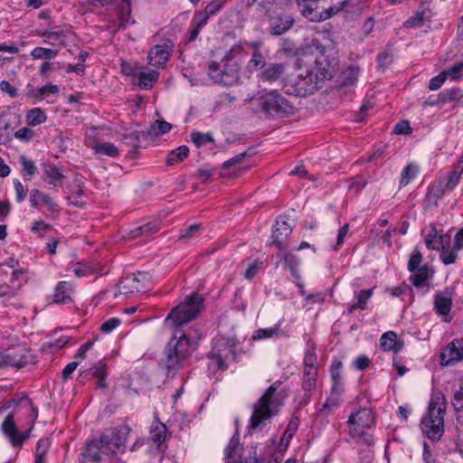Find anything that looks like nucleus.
<instances>
[{
	"label": "nucleus",
	"instance_id": "20",
	"mask_svg": "<svg viewBox=\"0 0 463 463\" xmlns=\"http://www.w3.org/2000/svg\"><path fill=\"white\" fill-rule=\"evenodd\" d=\"M285 66L282 63H269L259 74V80L261 81L275 82L284 73Z\"/></svg>",
	"mask_w": 463,
	"mask_h": 463
},
{
	"label": "nucleus",
	"instance_id": "27",
	"mask_svg": "<svg viewBox=\"0 0 463 463\" xmlns=\"http://www.w3.org/2000/svg\"><path fill=\"white\" fill-rule=\"evenodd\" d=\"M159 222L157 221L148 222L147 223L138 226L130 232L131 238L150 237L159 231Z\"/></svg>",
	"mask_w": 463,
	"mask_h": 463
},
{
	"label": "nucleus",
	"instance_id": "46",
	"mask_svg": "<svg viewBox=\"0 0 463 463\" xmlns=\"http://www.w3.org/2000/svg\"><path fill=\"white\" fill-rule=\"evenodd\" d=\"M191 141L196 147H202L208 143L213 142V137L210 133H202L198 131H194L191 134Z\"/></svg>",
	"mask_w": 463,
	"mask_h": 463
},
{
	"label": "nucleus",
	"instance_id": "37",
	"mask_svg": "<svg viewBox=\"0 0 463 463\" xmlns=\"http://www.w3.org/2000/svg\"><path fill=\"white\" fill-rule=\"evenodd\" d=\"M317 359L316 345L308 341L305 350L304 369L317 368L316 365Z\"/></svg>",
	"mask_w": 463,
	"mask_h": 463
},
{
	"label": "nucleus",
	"instance_id": "35",
	"mask_svg": "<svg viewBox=\"0 0 463 463\" xmlns=\"http://www.w3.org/2000/svg\"><path fill=\"white\" fill-rule=\"evenodd\" d=\"M165 437L166 427L165 424L158 420L154 422L150 429V439L159 446L165 439Z\"/></svg>",
	"mask_w": 463,
	"mask_h": 463
},
{
	"label": "nucleus",
	"instance_id": "23",
	"mask_svg": "<svg viewBox=\"0 0 463 463\" xmlns=\"http://www.w3.org/2000/svg\"><path fill=\"white\" fill-rule=\"evenodd\" d=\"M442 106L452 103L453 107L463 105V90L458 88L446 89L439 92Z\"/></svg>",
	"mask_w": 463,
	"mask_h": 463
},
{
	"label": "nucleus",
	"instance_id": "61",
	"mask_svg": "<svg viewBox=\"0 0 463 463\" xmlns=\"http://www.w3.org/2000/svg\"><path fill=\"white\" fill-rule=\"evenodd\" d=\"M373 290V288H369V289H363L359 292V294L356 297V298H357L356 303H357L358 308L363 309V310L367 308L366 302L372 297Z\"/></svg>",
	"mask_w": 463,
	"mask_h": 463
},
{
	"label": "nucleus",
	"instance_id": "28",
	"mask_svg": "<svg viewBox=\"0 0 463 463\" xmlns=\"http://www.w3.org/2000/svg\"><path fill=\"white\" fill-rule=\"evenodd\" d=\"M452 306V299L445 297L441 293H437L434 298V308L438 315L448 316Z\"/></svg>",
	"mask_w": 463,
	"mask_h": 463
},
{
	"label": "nucleus",
	"instance_id": "58",
	"mask_svg": "<svg viewBox=\"0 0 463 463\" xmlns=\"http://www.w3.org/2000/svg\"><path fill=\"white\" fill-rule=\"evenodd\" d=\"M200 226L197 224L190 225L188 228L182 231L179 239L184 242L189 241L191 239L199 235Z\"/></svg>",
	"mask_w": 463,
	"mask_h": 463
},
{
	"label": "nucleus",
	"instance_id": "49",
	"mask_svg": "<svg viewBox=\"0 0 463 463\" xmlns=\"http://www.w3.org/2000/svg\"><path fill=\"white\" fill-rule=\"evenodd\" d=\"M429 11H418L413 16L405 22V26L408 28H417L423 24L425 19L428 17Z\"/></svg>",
	"mask_w": 463,
	"mask_h": 463
},
{
	"label": "nucleus",
	"instance_id": "16",
	"mask_svg": "<svg viewBox=\"0 0 463 463\" xmlns=\"http://www.w3.org/2000/svg\"><path fill=\"white\" fill-rule=\"evenodd\" d=\"M1 430L14 447L21 446L28 435L20 432L15 425L14 415L9 413L4 420Z\"/></svg>",
	"mask_w": 463,
	"mask_h": 463
},
{
	"label": "nucleus",
	"instance_id": "17",
	"mask_svg": "<svg viewBox=\"0 0 463 463\" xmlns=\"http://www.w3.org/2000/svg\"><path fill=\"white\" fill-rule=\"evenodd\" d=\"M30 203L34 207L44 205L47 210L55 216L60 214V207L53 199L46 193L38 189H33L30 193Z\"/></svg>",
	"mask_w": 463,
	"mask_h": 463
},
{
	"label": "nucleus",
	"instance_id": "32",
	"mask_svg": "<svg viewBox=\"0 0 463 463\" xmlns=\"http://www.w3.org/2000/svg\"><path fill=\"white\" fill-rule=\"evenodd\" d=\"M439 250H441L440 260L445 265L454 263L458 258V251L461 250L455 246L450 247V242L446 246L443 245Z\"/></svg>",
	"mask_w": 463,
	"mask_h": 463
},
{
	"label": "nucleus",
	"instance_id": "7",
	"mask_svg": "<svg viewBox=\"0 0 463 463\" xmlns=\"http://www.w3.org/2000/svg\"><path fill=\"white\" fill-rule=\"evenodd\" d=\"M203 297L194 293L171 310L165 318V326L166 327H177L189 323L199 315L203 308Z\"/></svg>",
	"mask_w": 463,
	"mask_h": 463
},
{
	"label": "nucleus",
	"instance_id": "12",
	"mask_svg": "<svg viewBox=\"0 0 463 463\" xmlns=\"http://www.w3.org/2000/svg\"><path fill=\"white\" fill-rule=\"evenodd\" d=\"M173 43L165 42L153 46L147 54V63L152 67L163 68L171 57Z\"/></svg>",
	"mask_w": 463,
	"mask_h": 463
},
{
	"label": "nucleus",
	"instance_id": "8",
	"mask_svg": "<svg viewBox=\"0 0 463 463\" xmlns=\"http://www.w3.org/2000/svg\"><path fill=\"white\" fill-rule=\"evenodd\" d=\"M349 435L358 442L367 446L373 444V439L368 432L374 426V416L370 409L363 408L353 412L347 420Z\"/></svg>",
	"mask_w": 463,
	"mask_h": 463
},
{
	"label": "nucleus",
	"instance_id": "26",
	"mask_svg": "<svg viewBox=\"0 0 463 463\" xmlns=\"http://www.w3.org/2000/svg\"><path fill=\"white\" fill-rule=\"evenodd\" d=\"M42 166L50 184L57 186L62 184L64 175L61 168L50 164H43Z\"/></svg>",
	"mask_w": 463,
	"mask_h": 463
},
{
	"label": "nucleus",
	"instance_id": "62",
	"mask_svg": "<svg viewBox=\"0 0 463 463\" xmlns=\"http://www.w3.org/2000/svg\"><path fill=\"white\" fill-rule=\"evenodd\" d=\"M366 184L367 182L364 178L361 176H355L348 181V188L349 190H353L357 193L361 191L366 185Z\"/></svg>",
	"mask_w": 463,
	"mask_h": 463
},
{
	"label": "nucleus",
	"instance_id": "51",
	"mask_svg": "<svg viewBox=\"0 0 463 463\" xmlns=\"http://www.w3.org/2000/svg\"><path fill=\"white\" fill-rule=\"evenodd\" d=\"M358 73H359L358 68H356L354 66L348 67L346 70H345L342 72V75H341L342 84L345 85V86L353 85L357 80Z\"/></svg>",
	"mask_w": 463,
	"mask_h": 463
},
{
	"label": "nucleus",
	"instance_id": "9",
	"mask_svg": "<svg viewBox=\"0 0 463 463\" xmlns=\"http://www.w3.org/2000/svg\"><path fill=\"white\" fill-rule=\"evenodd\" d=\"M240 66L237 62L226 63L222 69L213 61L208 67V75L215 84L234 86L240 80Z\"/></svg>",
	"mask_w": 463,
	"mask_h": 463
},
{
	"label": "nucleus",
	"instance_id": "24",
	"mask_svg": "<svg viewBox=\"0 0 463 463\" xmlns=\"http://www.w3.org/2000/svg\"><path fill=\"white\" fill-rule=\"evenodd\" d=\"M72 286L67 281H60L54 290L53 302L56 304H65L71 300V294Z\"/></svg>",
	"mask_w": 463,
	"mask_h": 463
},
{
	"label": "nucleus",
	"instance_id": "40",
	"mask_svg": "<svg viewBox=\"0 0 463 463\" xmlns=\"http://www.w3.org/2000/svg\"><path fill=\"white\" fill-rule=\"evenodd\" d=\"M209 363H208V370L212 373H215L219 370L224 371L227 369V366L222 359V356L218 354L212 352L209 355Z\"/></svg>",
	"mask_w": 463,
	"mask_h": 463
},
{
	"label": "nucleus",
	"instance_id": "53",
	"mask_svg": "<svg viewBox=\"0 0 463 463\" xmlns=\"http://www.w3.org/2000/svg\"><path fill=\"white\" fill-rule=\"evenodd\" d=\"M462 173V170L458 171L457 169H455L451 171L447 178V183L445 184L444 190L437 195L440 197L444 191H452L458 184Z\"/></svg>",
	"mask_w": 463,
	"mask_h": 463
},
{
	"label": "nucleus",
	"instance_id": "59",
	"mask_svg": "<svg viewBox=\"0 0 463 463\" xmlns=\"http://www.w3.org/2000/svg\"><path fill=\"white\" fill-rule=\"evenodd\" d=\"M298 422L299 420L298 418H293L290 420V421L288 424L287 430H285L284 435L281 439V442L286 440L288 443L289 441V439L294 436L298 428Z\"/></svg>",
	"mask_w": 463,
	"mask_h": 463
},
{
	"label": "nucleus",
	"instance_id": "22",
	"mask_svg": "<svg viewBox=\"0 0 463 463\" xmlns=\"http://www.w3.org/2000/svg\"><path fill=\"white\" fill-rule=\"evenodd\" d=\"M317 383V368L304 369L302 377V388L305 391V396L308 400L316 390Z\"/></svg>",
	"mask_w": 463,
	"mask_h": 463
},
{
	"label": "nucleus",
	"instance_id": "5",
	"mask_svg": "<svg viewBox=\"0 0 463 463\" xmlns=\"http://www.w3.org/2000/svg\"><path fill=\"white\" fill-rule=\"evenodd\" d=\"M250 103L256 112L271 117H287L294 112V108L278 90L259 91L250 98Z\"/></svg>",
	"mask_w": 463,
	"mask_h": 463
},
{
	"label": "nucleus",
	"instance_id": "30",
	"mask_svg": "<svg viewBox=\"0 0 463 463\" xmlns=\"http://www.w3.org/2000/svg\"><path fill=\"white\" fill-rule=\"evenodd\" d=\"M159 78L157 71H142L138 74V86L143 90L153 88Z\"/></svg>",
	"mask_w": 463,
	"mask_h": 463
},
{
	"label": "nucleus",
	"instance_id": "11",
	"mask_svg": "<svg viewBox=\"0 0 463 463\" xmlns=\"http://www.w3.org/2000/svg\"><path fill=\"white\" fill-rule=\"evenodd\" d=\"M152 285V276L146 271H138L123 277L118 285V292L123 295H129L134 292H145Z\"/></svg>",
	"mask_w": 463,
	"mask_h": 463
},
{
	"label": "nucleus",
	"instance_id": "31",
	"mask_svg": "<svg viewBox=\"0 0 463 463\" xmlns=\"http://www.w3.org/2000/svg\"><path fill=\"white\" fill-rule=\"evenodd\" d=\"M47 119L45 112L40 108H33L26 114V123L30 127H36Z\"/></svg>",
	"mask_w": 463,
	"mask_h": 463
},
{
	"label": "nucleus",
	"instance_id": "57",
	"mask_svg": "<svg viewBox=\"0 0 463 463\" xmlns=\"http://www.w3.org/2000/svg\"><path fill=\"white\" fill-rule=\"evenodd\" d=\"M25 363L23 359L12 356L9 354H0V367L2 366H14L22 367Z\"/></svg>",
	"mask_w": 463,
	"mask_h": 463
},
{
	"label": "nucleus",
	"instance_id": "63",
	"mask_svg": "<svg viewBox=\"0 0 463 463\" xmlns=\"http://www.w3.org/2000/svg\"><path fill=\"white\" fill-rule=\"evenodd\" d=\"M120 323L121 321L119 318L111 317L101 325L100 330L105 334H109L112 332L115 328H117L120 325Z\"/></svg>",
	"mask_w": 463,
	"mask_h": 463
},
{
	"label": "nucleus",
	"instance_id": "54",
	"mask_svg": "<svg viewBox=\"0 0 463 463\" xmlns=\"http://www.w3.org/2000/svg\"><path fill=\"white\" fill-rule=\"evenodd\" d=\"M94 271L95 269L92 266L83 262H78L72 267V272L79 278L90 276Z\"/></svg>",
	"mask_w": 463,
	"mask_h": 463
},
{
	"label": "nucleus",
	"instance_id": "13",
	"mask_svg": "<svg viewBox=\"0 0 463 463\" xmlns=\"http://www.w3.org/2000/svg\"><path fill=\"white\" fill-rule=\"evenodd\" d=\"M294 225L295 222L293 219L287 216H279L277 219L275 230L273 231L271 244L281 250L284 240L291 233Z\"/></svg>",
	"mask_w": 463,
	"mask_h": 463
},
{
	"label": "nucleus",
	"instance_id": "21",
	"mask_svg": "<svg viewBox=\"0 0 463 463\" xmlns=\"http://www.w3.org/2000/svg\"><path fill=\"white\" fill-rule=\"evenodd\" d=\"M380 345L383 351L398 353L403 347V342L398 339L396 333L388 331L380 339Z\"/></svg>",
	"mask_w": 463,
	"mask_h": 463
},
{
	"label": "nucleus",
	"instance_id": "56",
	"mask_svg": "<svg viewBox=\"0 0 463 463\" xmlns=\"http://www.w3.org/2000/svg\"><path fill=\"white\" fill-rule=\"evenodd\" d=\"M422 260V254L418 250H414L408 261V270L411 273L416 271L417 269L421 267Z\"/></svg>",
	"mask_w": 463,
	"mask_h": 463
},
{
	"label": "nucleus",
	"instance_id": "44",
	"mask_svg": "<svg viewBox=\"0 0 463 463\" xmlns=\"http://www.w3.org/2000/svg\"><path fill=\"white\" fill-rule=\"evenodd\" d=\"M418 172L419 169L417 165L413 164L406 165L401 174L400 185H407L413 178H415Z\"/></svg>",
	"mask_w": 463,
	"mask_h": 463
},
{
	"label": "nucleus",
	"instance_id": "18",
	"mask_svg": "<svg viewBox=\"0 0 463 463\" xmlns=\"http://www.w3.org/2000/svg\"><path fill=\"white\" fill-rule=\"evenodd\" d=\"M451 237L449 233L438 235L435 226H431L428 234L425 237V244L430 250H439L443 245H448L450 242Z\"/></svg>",
	"mask_w": 463,
	"mask_h": 463
},
{
	"label": "nucleus",
	"instance_id": "55",
	"mask_svg": "<svg viewBox=\"0 0 463 463\" xmlns=\"http://www.w3.org/2000/svg\"><path fill=\"white\" fill-rule=\"evenodd\" d=\"M90 373L99 379L98 386L100 388H106L105 378L107 376V368L105 364H100L95 368L90 369Z\"/></svg>",
	"mask_w": 463,
	"mask_h": 463
},
{
	"label": "nucleus",
	"instance_id": "29",
	"mask_svg": "<svg viewBox=\"0 0 463 463\" xmlns=\"http://www.w3.org/2000/svg\"><path fill=\"white\" fill-rule=\"evenodd\" d=\"M96 155L108 156L110 157H116L118 156V147L109 142H99L95 143L91 146Z\"/></svg>",
	"mask_w": 463,
	"mask_h": 463
},
{
	"label": "nucleus",
	"instance_id": "50",
	"mask_svg": "<svg viewBox=\"0 0 463 463\" xmlns=\"http://www.w3.org/2000/svg\"><path fill=\"white\" fill-rule=\"evenodd\" d=\"M226 0H212L204 8V12L202 14V18H205L207 21L210 16L215 14L223 6Z\"/></svg>",
	"mask_w": 463,
	"mask_h": 463
},
{
	"label": "nucleus",
	"instance_id": "3",
	"mask_svg": "<svg viewBox=\"0 0 463 463\" xmlns=\"http://www.w3.org/2000/svg\"><path fill=\"white\" fill-rule=\"evenodd\" d=\"M129 433L130 428L127 425L107 430L99 439L90 441L85 448L82 455L86 462L97 463L103 459V456L125 451Z\"/></svg>",
	"mask_w": 463,
	"mask_h": 463
},
{
	"label": "nucleus",
	"instance_id": "1",
	"mask_svg": "<svg viewBox=\"0 0 463 463\" xmlns=\"http://www.w3.org/2000/svg\"><path fill=\"white\" fill-rule=\"evenodd\" d=\"M301 13L310 21H325L345 12L347 19L360 15L365 0H296Z\"/></svg>",
	"mask_w": 463,
	"mask_h": 463
},
{
	"label": "nucleus",
	"instance_id": "34",
	"mask_svg": "<svg viewBox=\"0 0 463 463\" xmlns=\"http://www.w3.org/2000/svg\"><path fill=\"white\" fill-rule=\"evenodd\" d=\"M282 320H279L273 327L260 328L253 335L254 339H268L278 336L281 333Z\"/></svg>",
	"mask_w": 463,
	"mask_h": 463
},
{
	"label": "nucleus",
	"instance_id": "2",
	"mask_svg": "<svg viewBox=\"0 0 463 463\" xmlns=\"http://www.w3.org/2000/svg\"><path fill=\"white\" fill-rule=\"evenodd\" d=\"M288 396L282 383L276 381L252 406V413L249 420V430L262 429L274 417Z\"/></svg>",
	"mask_w": 463,
	"mask_h": 463
},
{
	"label": "nucleus",
	"instance_id": "33",
	"mask_svg": "<svg viewBox=\"0 0 463 463\" xmlns=\"http://www.w3.org/2000/svg\"><path fill=\"white\" fill-rule=\"evenodd\" d=\"M172 126L165 120H156L146 130V135L150 137H157L167 133Z\"/></svg>",
	"mask_w": 463,
	"mask_h": 463
},
{
	"label": "nucleus",
	"instance_id": "4",
	"mask_svg": "<svg viewBox=\"0 0 463 463\" xmlns=\"http://www.w3.org/2000/svg\"><path fill=\"white\" fill-rule=\"evenodd\" d=\"M201 337L197 328L182 332L179 336L174 335L165 346L163 365L167 375L174 376L181 369L195 348L196 341Z\"/></svg>",
	"mask_w": 463,
	"mask_h": 463
},
{
	"label": "nucleus",
	"instance_id": "25",
	"mask_svg": "<svg viewBox=\"0 0 463 463\" xmlns=\"http://www.w3.org/2000/svg\"><path fill=\"white\" fill-rule=\"evenodd\" d=\"M433 270H431L428 265H422L417 269L416 271L411 276V281L416 288H422L427 284V281L433 276Z\"/></svg>",
	"mask_w": 463,
	"mask_h": 463
},
{
	"label": "nucleus",
	"instance_id": "15",
	"mask_svg": "<svg viewBox=\"0 0 463 463\" xmlns=\"http://www.w3.org/2000/svg\"><path fill=\"white\" fill-rule=\"evenodd\" d=\"M294 18L287 13L274 14L269 17V28L272 35H281L288 32L294 24Z\"/></svg>",
	"mask_w": 463,
	"mask_h": 463
},
{
	"label": "nucleus",
	"instance_id": "45",
	"mask_svg": "<svg viewBox=\"0 0 463 463\" xmlns=\"http://www.w3.org/2000/svg\"><path fill=\"white\" fill-rule=\"evenodd\" d=\"M19 162L21 164V173L24 176H28L29 178L35 175L36 173V165L34 162L25 156H21L19 158Z\"/></svg>",
	"mask_w": 463,
	"mask_h": 463
},
{
	"label": "nucleus",
	"instance_id": "39",
	"mask_svg": "<svg viewBox=\"0 0 463 463\" xmlns=\"http://www.w3.org/2000/svg\"><path fill=\"white\" fill-rule=\"evenodd\" d=\"M11 122L8 115H0V145L10 140Z\"/></svg>",
	"mask_w": 463,
	"mask_h": 463
},
{
	"label": "nucleus",
	"instance_id": "42",
	"mask_svg": "<svg viewBox=\"0 0 463 463\" xmlns=\"http://www.w3.org/2000/svg\"><path fill=\"white\" fill-rule=\"evenodd\" d=\"M31 55L34 60H51L58 55V51L38 46L31 51Z\"/></svg>",
	"mask_w": 463,
	"mask_h": 463
},
{
	"label": "nucleus",
	"instance_id": "60",
	"mask_svg": "<svg viewBox=\"0 0 463 463\" xmlns=\"http://www.w3.org/2000/svg\"><path fill=\"white\" fill-rule=\"evenodd\" d=\"M463 71V61H459L449 67L448 70L444 71L447 79L450 78L452 80H458L461 72Z\"/></svg>",
	"mask_w": 463,
	"mask_h": 463
},
{
	"label": "nucleus",
	"instance_id": "48",
	"mask_svg": "<svg viewBox=\"0 0 463 463\" xmlns=\"http://www.w3.org/2000/svg\"><path fill=\"white\" fill-rule=\"evenodd\" d=\"M283 259H284L285 266L290 270L292 276L295 278H298V267L299 264L298 258L292 253L285 252Z\"/></svg>",
	"mask_w": 463,
	"mask_h": 463
},
{
	"label": "nucleus",
	"instance_id": "41",
	"mask_svg": "<svg viewBox=\"0 0 463 463\" xmlns=\"http://www.w3.org/2000/svg\"><path fill=\"white\" fill-rule=\"evenodd\" d=\"M340 402L341 399L339 397L328 394L326 402L322 404V407L319 409V414L327 416L329 413H331L340 406Z\"/></svg>",
	"mask_w": 463,
	"mask_h": 463
},
{
	"label": "nucleus",
	"instance_id": "64",
	"mask_svg": "<svg viewBox=\"0 0 463 463\" xmlns=\"http://www.w3.org/2000/svg\"><path fill=\"white\" fill-rule=\"evenodd\" d=\"M452 404L456 411L463 410V381L459 386V389L457 390L454 393Z\"/></svg>",
	"mask_w": 463,
	"mask_h": 463
},
{
	"label": "nucleus",
	"instance_id": "36",
	"mask_svg": "<svg viewBox=\"0 0 463 463\" xmlns=\"http://www.w3.org/2000/svg\"><path fill=\"white\" fill-rule=\"evenodd\" d=\"M266 66L265 57L261 52H253L250 60L248 61L246 70L250 73L263 70Z\"/></svg>",
	"mask_w": 463,
	"mask_h": 463
},
{
	"label": "nucleus",
	"instance_id": "19",
	"mask_svg": "<svg viewBox=\"0 0 463 463\" xmlns=\"http://www.w3.org/2000/svg\"><path fill=\"white\" fill-rule=\"evenodd\" d=\"M314 77L317 82L320 80H329L333 77L334 68L327 59L321 55L315 61Z\"/></svg>",
	"mask_w": 463,
	"mask_h": 463
},
{
	"label": "nucleus",
	"instance_id": "43",
	"mask_svg": "<svg viewBox=\"0 0 463 463\" xmlns=\"http://www.w3.org/2000/svg\"><path fill=\"white\" fill-rule=\"evenodd\" d=\"M49 44H65L66 42V34L64 32L58 30L55 28H51L48 30L47 38L43 41Z\"/></svg>",
	"mask_w": 463,
	"mask_h": 463
},
{
	"label": "nucleus",
	"instance_id": "47",
	"mask_svg": "<svg viewBox=\"0 0 463 463\" xmlns=\"http://www.w3.org/2000/svg\"><path fill=\"white\" fill-rule=\"evenodd\" d=\"M59 92V88L56 85L53 84H48L42 88H40L37 90H32L31 96L36 97L38 99H43L47 98L49 95H56Z\"/></svg>",
	"mask_w": 463,
	"mask_h": 463
},
{
	"label": "nucleus",
	"instance_id": "10",
	"mask_svg": "<svg viewBox=\"0 0 463 463\" xmlns=\"http://www.w3.org/2000/svg\"><path fill=\"white\" fill-rule=\"evenodd\" d=\"M318 88V82L316 77H314V71L308 68H300L297 77L290 80V86L287 92L299 97H306L312 94Z\"/></svg>",
	"mask_w": 463,
	"mask_h": 463
},
{
	"label": "nucleus",
	"instance_id": "52",
	"mask_svg": "<svg viewBox=\"0 0 463 463\" xmlns=\"http://www.w3.org/2000/svg\"><path fill=\"white\" fill-rule=\"evenodd\" d=\"M202 14L197 15L191 24V31L189 35V41H194L199 34L201 29L206 24L207 21L205 18L201 17Z\"/></svg>",
	"mask_w": 463,
	"mask_h": 463
},
{
	"label": "nucleus",
	"instance_id": "14",
	"mask_svg": "<svg viewBox=\"0 0 463 463\" xmlns=\"http://www.w3.org/2000/svg\"><path fill=\"white\" fill-rule=\"evenodd\" d=\"M441 365H452L463 360V339H455L440 353Z\"/></svg>",
	"mask_w": 463,
	"mask_h": 463
},
{
	"label": "nucleus",
	"instance_id": "6",
	"mask_svg": "<svg viewBox=\"0 0 463 463\" xmlns=\"http://www.w3.org/2000/svg\"><path fill=\"white\" fill-rule=\"evenodd\" d=\"M445 411V397L441 394L433 395L429 403L428 411L420 422L422 432L433 441L439 440L443 435Z\"/></svg>",
	"mask_w": 463,
	"mask_h": 463
},
{
	"label": "nucleus",
	"instance_id": "38",
	"mask_svg": "<svg viewBox=\"0 0 463 463\" xmlns=\"http://www.w3.org/2000/svg\"><path fill=\"white\" fill-rule=\"evenodd\" d=\"M189 153V148L186 146H180L177 148L172 150L166 158V164L168 165H173L176 163L183 161L185 157H187Z\"/></svg>",
	"mask_w": 463,
	"mask_h": 463
}]
</instances>
